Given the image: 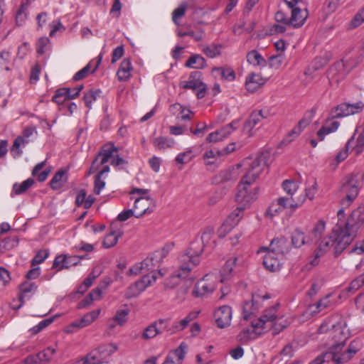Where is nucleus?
<instances>
[{"mask_svg": "<svg viewBox=\"0 0 364 364\" xmlns=\"http://www.w3.org/2000/svg\"><path fill=\"white\" fill-rule=\"evenodd\" d=\"M363 224L364 207L360 206L351 213L344 226L338 223L331 235L321 241L315 252V257L311 261V265L318 264V258L331 248L335 256H338L355 240Z\"/></svg>", "mask_w": 364, "mask_h": 364, "instance_id": "nucleus-1", "label": "nucleus"}, {"mask_svg": "<svg viewBox=\"0 0 364 364\" xmlns=\"http://www.w3.org/2000/svg\"><path fill=\"white\" fill-rule=\"evenodd\" d=\"M214 228L208 226L201 230L200 240H193L186 252L179 257V267L174 272L172 278L186 279L193 267L200 262V256L205 247L213 248L215 245Z\"/></svg>", "mask_w": 364, "mask_h": 364, "instance_id": "nucleus-2", "label": "nucleus"}, {"mask_svg": "<svg viewBox=\"0 0 364 364\" xmlns=\"http://www.w3.org/2000/svg\"><path fill=\"white\" fill-rule=\"evenodd\" d=\"M166 253L167 251L164 248L156 251L141 262L135 264L129 269L127 274L129 276L141 274H144V275L149 274L152 283L154 282L159 276L163 277L164 274L161 269L156 271V268L159 267L161 261L166 256Z\"/></svg>", "mask_w": 364, "mask_h": 364, "instance_id": "nucleus-3", "label": "nucleus"}, {"mask_svg": "<svg viewBox=\"0 0 364 364\" xmlns=\"http://www.w3.org/2000/svg\"><path fill=\"white\" fill-rule=\"evenodd\" d=\"M117 152L118 149L113 144L108 143L103 145L93 160L88 174L96 172L101 166L107 165L109 161L114 166L127 164L126 161L117 154Z\"/></svg>", "mask_w": 364, "mask_h": 364, "instance_id": "nucleus-4", "label": "nucleus"}, {"mask_svg": "<svg viewBox=\"0 0 364 364\" xmlns=\"http://www.w3.org/2000/svg\"><path fill=\"white\" fill-rule=\"evenodd\" d=\"M363 178V172L353 173L345 178L340 189L341 194L343 195L341 204L345 208L349 206L358 196Z\"/></svg>", "mask_w": 364, "mask_h": 364, "instance_id": "nucleus-5", "label": "nucleus"}, {"mask_svg": "<svg viewBox=\"0 0 364 364\" xmlns=\"http://www.w3.org/2000/svg\"><path fill=\"white\" fill-rule=\"evenodd\" d=\"M270 158L269 151H264L259 154L256 158H246L241 164L245 171L242 178L255 182L265 167L268 166V161Z\"/></svg>", "mask_w": 364, "mask_h": 364, "instance_id": "nucleus-6", "label": "nucleus"}, {"mask_svg": "<svg viewBox=\"0 0 364 364\" xmlns=\"http://www.w3.org/2000/svg\"><path fill=\"white\" fill-rule=\"evenodd\" d=\"M328 337L331 338V343H328V350L339 353L350 337V330L345 322H339L328 331Z\"/></svg>", "mask_w": 364, "mask_h": 364, "instance_id": "nucleus-7", "label": "nucleus"}, {"mask_svg": "<svg viewBox=\"0 0 364 364\" xmlns=\"http://www.w3.org/2000/svg\"><path fill=\"white\" fill-rule=\"evenodd\" d=\"M253 181H250L242 178L237 187L236 195V201L239 205L247 208L257 198V189L256 188L251 189L250 186Z\"/></svg>", "mask_w": 364, "mask_h": 364, "instance_id": "nucleus-8", "label": "nucleus"}, {"mask_svg": "<svg viewBox=\"0 0 364 364\" xmlns=\"http://www.w3.org/2000/svg\"><path fill=\"white\" fill-rule=\"evenodd\" d=\"M278 307L279 304H276L267 309L261 317L255 319L256 321H261V324L259 325L264 331L272 328L274 335L279 333L287 326V323L281 324L278 323L277 315Z\"/></svg>", "mask_w": 364, "mask_h": 364, "instance_id": "nucleus-9", "label": "nucleus"}, {"mask_svg": "<svg viewBox=\"0 0 364 364\" xmlns=\"http://www.w3.org/2000/svg\"><path fill=\"white\" fill-rule=\"evenodd\" d=\"M179 86L183 89L196 90V94L198 99L205 97L207 90L206 85L202 81V73L200 71L192 72L188 80L181 82Z\"/></svg>", "mask_w": 364, "mask_h": 364, "instance_id": "nucleus-10", "label": "nucleus"}, {"mask_svg": "<svg viewBox=\"0 0 364 364\" xmlns=\"http://www.w3.org/2000/svg\"><path fill=\"white\" fill-rule=\"evenodd\" d=\"M215 277L214 275L206 274L201 280L196 284L193 294L196 297H203L211 294L215 290Z\"/></svg>", "mask_w": 364, "mask_h": 364, "instance_id": "nucleus-11", "label": "nucleus"}, {"mask_svg": "<svg viewBox=\"0 0 364 364\" xmlns=\"http://www.w3.org/2000/svg\"><path fill=\"white\" fill-rule=\"evenodd\" d=\"M364 108V103L361 101L353 103H342L338 105L331 111L333 118H341L360 113Z\"/></svg>", "mask_w": 364, "mask_h": 364, "instance_id": "nucleus-12", "label": "nucleus"}, {"mask_svg": "<svg viewBox=\"0 0 364 364\" xmlns=\"http://www.w3.org/2000/svg\"><path fill=\"white\" fill-rule=\"evenodd\" d=\"M83 88L80 85L75 87V94H71L70 88L62 87L58 89L53 96L52 100L60 106V109H63L65 101L77 98Z\"/></svg>", "mask_w": 364, "mask_h": 364, "instance_id": "nucleus-13", "label": "nucleus"}, {"mask_svg": "<svg viewBox=\"0 0 364 364\" xmlns=\"http://www.w3.org/2000/svg\"><path fill=\"white\" fill-rule=\"evenodd\" d=\"M168 319L160 318L148 326L141 334V338L149 340L155 338L157 335L167 331Z\"/></svg>", "mask_w": 364, "mask_h": 364, "instance_id": "nucleus-14", "label": "nucleus"}, {"mask_svg": "<svg viewBox=\"0 0 364 364\" xmlns=\"http://www.w3.org/2000/svg\"><path fill=\"white\" fill-rule=\"evenodd\" d=\"M259 324H261V321H256V320H252L251 321V326L245 328L238 334L237 338L239 341L245 343L250 340H254L259 336L262 335L264 332V330Z\"/></svg>", "mask_w": 364, "mask_h": 364, "instance_id": "nucleus-15", "label": "nucleus"}, {"mask_svg": "<svg viewBox=\"0 0 364 364\" xmlns=\"http://www.w3.org/2000/svg\"><path fill=\"white\" fill-rule=\"evenodd\" d=\"M267 250L277 253V255H282V257L284 258L285 255L290 251V246L286 237H280L272 240L269 247H262L258 250V253L266 251Z\"/></svg>", "mask_w": 364, "mask_h": 364, "instance_id": "nucleus-16", "label": "nucleus"}, {"mask_svg": "<svg viewBox=\"0 0 364 364\" xmlns=\"http://www.w3.org/2000/svg\"><path fill=\"white\" fill-rule=\"evenodd\" d=\"M35 131L36 128L33 127H27L23 130L22 135L15 139L11 149V154L14 158H18L23 154L22 150L20 149V146H24L29 142L28 138Z\"/></svg>", "mask_w": 364, "mask_h": 364, "instance_id": "nucleus-17", "label": "nucleus"}, {"mask_svg": "<svg viewBox=\"0 0 364 364\" xmlns=\"http://www.w3.org/2000/svg\"><path fill=\"white\" fill-rule=\"evenodd\" d=\"M151 284L152 280H151L149 274L144 275L140 280L136 282L127 288L125 292V297L127 299H131L139 296Z\"/></svg>", "mask_w": 364, "mask_h": 364, "instance_id": "nucleus-18", "label": "nucleus"}, {"mask_svg": "<svg viewBox=\"0 0 364 364\" xmlns=\"http://www.w3.org/2000/svg\"><path fill=\"white\" fill-rule=\"evenodd\" d=\"M263 258V265L266 269L270 272H276L280 269L282 266L284 257L282 255H277L267 250Z\"/></svg>", "mask_w": 364, "mask_h": 364, "instance_id": "nucleus-19", "label": "nucleus"}, {"mask_svg": "<svg viewBox=\"0 0 364 364\" xmlns=\"http://www.w3.org/2000/svg\"><path fill=\"white\" fill-rule=\"evenodd\" d=\"M117 348L112 344L101 346L86 356V362L94 363L95 359H97V361L105 359L115 352Z\"/></svg>", "mask_w": 364, "mask_h": 364, "instance_id": "nucleus-20", "label": "nucleus"}, {"mask_svg": "<svg viewBox=\"0 0 364 364\" xmlns=\"http://www.w3.org/2000/svg\"><path fill=\"white\" fill-rule=\"evenodd\" d=\"M214 316L217 326L220 328H224L230 324L232 309L227 305L222 306L215 311Z\"/></svg>", "mask_w": 364, "mask_h": 364, "instance_id": "nucleus-21", "label": "nucleus"}, {"mask_svg": "<svg viewBox=\"0 0 364 364\" xmlns=\"http://www.w3.org/2000/svg\"><path fill=\"white\" fill-rule=\"evenodd\" d=\"M79 264V257L76 256H67L62 255L57 256L53 263V268L57 269L58 271L63 269H68L70 267L75 266Z\"/></svg>", "mask_w": 364, "mask_h": 364, "instance_id": "nucleus-22", "label": "nucleus"}, {"mask_svg": "<svg viewBox=\"0 0 364 364\" xmlns=\"http://www.w3.org/2000/svg\"><path fill=\"white\" fill-rule=\"evenodd\" d=\"M187 348L188 345L182 342L176 349L168 353L163 364H181Z\"/></svg>", "mask_w": 364, "mask_h": 364, "instance_id": "nucleus-23", "label": "nucleus"}, {"mask_svg": "<svg viewBox=\"0 0 364 364\" xmlns=\"http://www.w3.org/2000/svg\"><path fill=\"white\" fill-rule=\"evenodd\" d=\"M152 203V199L149 196H139L134 200L133 210L135 211V217L139 218L147 213H151L149 205Z\"/></svg>", "mask_w": 364, "mask_h": 364, "instance_id": "nucleus-24", "label": "nucleus"}, {"mask_svg": "<svg viewBox=\"0 0 364 364\" xmlns=\"http://www.w3.org/2000/svg\"><path fill=\"white\" fill-rule=\"evenodd\" d=\"M100 311L101 310L99 309L86 314L80 320L75 321L68 326L67 332L72 333L73 331L72 330L73 328H80L90 325L98 317Z\"/></svg>", "mask_w": 364, "mask_h": 364, "instance_id": "nucleus-25", "label": "nucleus"}, {"mask_svg": "<svg viewBox=\"0 0 364 364\" xmlns=\"http://www.w3.org/2000/svg\"><path fill=\"white\" fill-rule=\"evenodd\" d=\"M360 348L359 341H353L350 342L348 349L339 355V353H335L336 364H343L348 362L354 355H355Z\"/></svg>", "mask_w": 364, "mask_h": 364, "instance_id": "nucleus-26", "label": "nucleus"}, {"mask_svg": "<svg viewBox=\"0 0 364 364\" xmlns=\"http://www.w3.org/2000/svg\"><path fill=\"white\" fill-rule=\"evenodd\" d=\"M268 111L261 109L253 112L244 124V131L250 132L259 122L268 117Z\"/></svg>", "mask_w": 364, "mask_h": 364, "instance_id": "nucleus-27", "label": "nucleus"}, {"mask_svg": "<svg viewBox=\"0 0 364 364\" xmlns=\"http://www.w3.org/2000/svg\"><path fill=\"white\" fill-rule=\"evenodd\" d=\"M308 17V11L306 9L296 8L291 10L290 24L294 28L301 27Z\"/></svg>", "mask_w": 364, "mask_h": 364, "instance_id": "nucleus-28", "label": "nucleus"}, {"mask_svg": "<svg viewBox=\"0 0 364 364\" xmlns=\"http://www.w3.org/2000/svg\"><path fill=\"white\" fill-rule=\"evenodd\" d=\"M265 82V80L259 74L251 73L245 80V86L248 91L254 92Z\"/></svg>", "mask_w": 364, "mask_h": 364, "instance_id": "nucleus-29", "label": "nucleus"}, {"mask_svg": "<svg viewBox=\"0 0 364 364\" xmlns=\"http://www.w3.org/2000/svg\"><path fill=\"white\" fill-rule=\"evenodd\" d=\"M68 181L66 171L63 169L58 171L49 182L50 187L53 191L62 188Z\"/></svg>", "mask_w": 364, "mask_h": 364, "instance_id": "nucleus-30", "label": "nucleus"}, {"mask_svg": "<svg viewBox=\"0 0 364 364\" xmlns=\"http://www.w3.org/2000/svg\"><path fill=\"white\" fill-rule=\"evenodd\" d=\"M304 200L305 198H294V197L288 196L279 198L277 202L283 210L287 208L296 209L302 205Z\"/></svg>", "mask_w": 364, "mask_h": 364, "instance_id": "nucleus-31", "label": "nucleus"}, {"mask_svg": "<svg viewBox=\"0 0 364 364\" xmlns=\"http://www.w3.org/2000/svg\"><path fill=\"white\" fill-rule=\"evenodd\" d=\"M242 167L240 164L232 166L231 168L221 171L218 174V177L220 178V181H234L239 176V169Z\"/></svg>", "mask_w": 364, "mask_h": 364, "instance_id": "nucleus-32", "label": "nucleus"}, {"mask_svg": "<svg viewBox=\"0 0 364 364\" xmlns=\"http://www.w3.org/2000/svg\"><path fill=\"white\" fill-rule=\"evenodd\" d=\"M109 166L108 165H105L102 167V169H99L97 173L95 176L94 181V193L97 195H99L101 191L105 186V181L102 179V176L105 173L109 172Z\"/></svg>", "mask_w": 364, "mask_h": 364, "instance_id": "nucleus-33", "label": "nucleus"}, {"mask_svg": "<svg viewBox=\"0 0 364 364\" xmlns=\"http://www.w3.org/2000/svg\"><path fill=\"white\" fill-rule=\"evenodd\" d=\"M153 145L157 151H164L168 149H171L175 144V140L172 138L159 136L152 141Z\"/></svg>", "mask_w": 364, "mask_h": 364, "instance_id": "nucleus-34", "label": "nucleus"}, {"mask_svg": "<svg viewBox=\"0 0 364 364\" xmlns=\"http://www.w3.org/2000/svg\"><path fill=\"white\" fill-rule=\"evenodd\" d=\"M132 66L131 61L129 58H124L119 66L117 73V77L120 81H125L131 77V71Z\"/></svg>", "mask_w": 364, "mask_h": 364, "instance_id": "nucleus-35", "label": "nucleus"}, {"mask_svg": "<svg viewBox=\"0 0 364 364\" xmlns=\"http://www.w3.org/2000/svg\"><path fill=\"white\" fill-rule=\"evenodd\" d=\"M247 61L252 65L260 68L267 66L266 60L261 55V54L256 50H252L247 54Z\"/></svg>", "mask_w": 364, "mask_h": 364, "instance_id": "nucleus-36", "label": "nucleus"}, {"mask_svg": "<svg viewBox=\"0 0 364 364\" xmlns=\"http://www.w3.org/2000/svg\"><path fill=\"white\" fill-rule=\"evenodd\" d=\"M205 65L206 60L202 55L199 54L191 55L185 63L186 67L194 69L204 68Z\"/></svg>", "mask_w": 364, "mask_h": 364, "instance_id": "nucleus-37", "label": "nucleus"}, {"mask_svg": "<svg viewBox=\"0 0 364 364\" xmlns=\"http://www.w3.org/2000/svg\"><path fill=\"white\" fill-rule=\"evenodd\" d=\"M291 245L295 248H300L305 244L310 242V240L306 239L304 233L299 229H296L291 233Z\"/></svg>", "mask_w": 364, "mask_h": 364, "instance_id": "nucleus-38", "label": "nucleus"}, {"mask_svg": "<svg viewBox=\"0 0 364 364\" xmlns=\"http://www.w3.org/2000/svg\"><path fill=\"white\" fill-rule=\"evenodd\" d=\"M245 209V207L238 205L225 221L230 224V225L235 227L242 218Z\"/></svg>", "mask_w": 364, "mask_h": 364, "instance_id": "nucleus-39", "label": "nucleus"}, {"mask_svg": "<svg viewBox=\"0 0 364 364\" xmlns=\"http://www.w3.org/2000/svg\"><path fill=\"white\" fill-rule=\"evenodd\" d=\"M237 258L236 257L229 259L223 266L221 270V279L220 282H223L225 280L228 279L231 275L233 267L236 265Z\"/></svg>", "mask_w": 364, "mask_h": 364, "instance_id": "nucleus-40", "label": "nucleus"}, {"mask_svg": "<svg viewBox=\"0 0 364 364\" xmlns=\"http://www.w3.org/2000/svg\"><path fill=\"white\" fill-rule=\"evenodd\" d=\"M212 72L220 75L222 78L228 81H232L235 78V73L230 67H215L213 68Z\"/></svg>", "mask_w": 364, "mask_h": 364, "instance_id": "nucleus-41", "label": "nucleus"}, {"mask_svg": "<svg viewBox=\"0 0 364 364\" xmlns=\"http://www.w3.org/2000/svg\"><path fill=\"white\" fill-rule=\"evenodd\" d=\"M34 180L31 178L26 179L21 183H16L13 185L12 193L16 195H21L26 193L33 185Z\"/></svg>", "mask_w": 364, "mask_h": 364, "instance_id": "nucleus-42", "label": "nucleus"}, {"mask_svg": "<svg viewBox=\"0 0 364 364\" xmlns=\"http://www.w3.org/2000/svg\"><path fill=\"white\" fill-rule=\"evenodd\" d=\"M222 45L220 44H211L205 46L203 48L204 54L210 58H214L221 54Z\"/></svg>", "mask_w": 364, "mask_h": 364, "instance_id": "nucleus-43", "label": "nucleus"}, {"mask_svg": "<svg viewBox=\"0 0 364 364\" xmlns=\"http://www.w3.org/2000/svg\"><path fill=\"white\" fill-rule=\"evenodd\" d=\"M28 7V5L22 3L17 10L15 18L18 26H21L25 23L27 18Z\"/></svg>", "mask_w": 364, "mask_h": 364, "instance_id": "nucleus-44", "label": "nucleus"}, {"mask_svg": "<svg viewBox=\"0 0 364 364\" xmlns=\"http://www.w3.org/2000/svg\"><path fill=\"white\" fill-rule=\"evenodd\" d=\"M333 361L336 363L335 352H331L329 350L317 356L309 364H323L324 362Z\"/></svg>", "mask_w": 364, "mask_h": 364, "instance_id": "nucleus-45", "label": "nucleus"}, {"mask_svg": "<svg viewBox=\"0 0 364 364\" xmlns=\"http://www.w3.org/2000/svg\"><path fill=\"white\" fill-rule=\"evenodd\" d=\"M18 244V239L16 236H11L4 239L0 242V250H9Z\"/></svg>", "mask_w": 364, "mask_h": 364, "instance_id": "nucleus-46", "label": "nucleus"}, {"mask_svg": "<svg viewBox=\"0 0 364 364\" xmlns=\"http://www.w3.org/2000/svg\"><path fill=\"white\" fill-rule=\"evenodd\" d=\"M55 351L54 348L48 347L43 351L38 353L37 355L39 358L40 364H47L51 360Z\"/></svg>", "mask_w": 364, "mask_h": 364, "instance_id": "nucleus-47", "label": "nucleus"}, {"mask_svg": "<svg viewBox=\"0 0 364 364\" xmlns=\"http://www.w3.org/2000/svg\"><path fill=\"white\" fill-rule=\"evenodd\" d=\"M189 323L190 321L186 318V317L178 322H175L171 326H169L168 322L167 332H168L170 335H172L178 331L185 329Z\"/></svg>", "mask_w": 364, "mask_h": 364, "instance_id": "nucleus-48", "label": "nucleus"}, {"mask_svg": "<svg viewBox=\"0 0 364 364\" xmlns=\"http://www.w3.org/2000/svg\"><path fill=\"white\" fill-rule=\"evenodd\" d=\"M325 230V223L322 220L317 223L312 230L310 235V241L316 242L321 237Z\"/></svg>", "mask_w": 364, "mask_h": 364, "instance_id": "nucleus-49", "label": "nucleus"}, {"mask_svg": "<svg viewBox=\"0 0 364 364\" xmlns=\"http://www.w3.org/2000/svg\"><path fill=\"white\" fill-rule=\"evenodd\" d=\"M187 8V4L183 3L173 11L172 20L175 24L179 25V20L185 15Z\"/></svg>", "mask_w": 364, "mask_h": 364, "instance_id": "nucleus-50", "label": "nucleus"}, {"mask_svg": "<svg viewBox=\"0 0 364 364\" xmlns=\"http://www.w3.org/2000/svg\"><path fill=\"white\" fill-rule=\"evenodd\" d=\"M282 188L289 196L293 197L294 194L298 190L297 183L291 180H286L282 183Z\"/></svg>", "mask_w": 364, "mask_h": 364, "instance_id": "nucleus-51", "label": "nucleus"}, {"mask_svg": "<svg viewBox=\"0 0 364 364\" xmlns=\"http://www.w3.org/2000/svg\"><path fill=\"white\" fill-rule=\"evenodd\" d=\"M129 314V309L117 310L115 316L112 318L113 321L119 326H123L127 321V316Z\"/></svg>", "mask_w": 364, "mask_h": 364, "instance_id": "nucleus-52", "label": "nucleus"}, {"mask_svg": "<svg viewBox=\"0 0 364 364\" xmlns=\"http://www.w3.org/2000/svg\"><path fill=\"white\" fill-rule=\"evenodd\" d=\"M364 285V273L353 280L347 288L350 293H355Z\"/></svg>", "mask_w": 364, "mask_h": 364, "instance_id": "nucleus-53", "label": "nucleus"}, {"mask_svg": "<svg viewBox=\"0 0 364 364\" xmlns=\"http://www.w3.org/2000/svg\"><path fill=\"white\" fill-rule=\"evenodd\" d=\"M119 237L120 234L117 235L116 232H111L105 236L103 240V246L105 248H109L114 246L117 244Z\"/></svg>", "mask_w": 364, "mask_h": 364, "instance_id": "nucleus-54", "label": "nucleus"}, {"mask_svg": "<svg viewBox=\"0 0 364 364\" xmlns=\"http://www.w3.org/2000/svg\"><path fill=\"white\" fill-rule=\"evenodd\" d=\"M11 58V53L9 51H1L0 53V71L10 70L9 61Z\"/></svg>", "mask_w": 364, "mask_h": 364, "instance_id": "nucleus-55", "label": "nucleus"}, {"mask_svg": "<svg viewBox=\"0 0 364 364\" xmlns=\"http://www.w3.org/2000/svg\"><path fill=\"white\" fill-rule=\"evenodd\" d=\"M193 158V155L192 154V151L188 150L184 152L178 154L176 156L175 160L177 164H188V162H190Z\"/></svg>", "mask_w": 364, "mask_h": 364, "instance_id": "nucleus-56", "label": "nucleus"}, {"mask_svg": "<svg viewBox=\"0 0 364 364\" xmlns=\"http://www.w3.org/2000/svg\"><path fill=\"white\" fill-rule=\"evenodd\" d=\"M100 93V90H90L86 92L83 97L86 107L91 108L92 104L97 100V97Z\"/></svg>", "mask_w": 364, "mask_h": 364, "instance_id": "nucleus-57", "label": "nucleus"}, {"mask_svg": "<svg viewBox=\"0 0 364 364\" xmlns=\"http://www.w3.org/2000/svg\"><path fill=\"white\" fill-rule=\"evenodd\" d=\"M223 156L222 151L218 149H211L207 151L204 154V159L207 161L208 164H213L215 163L214 159L217 156Z\"/></svg>", "mask_w": 364, "mask_h": 364, "instance_id": "nucleus-58", "label": "nucleus"}, {"mask_svg": "<svg viewBox=\"0 0 364 364\" xmlns=\"http://www.w3.org/2000/svg\"><path fill=\"white\" fill-rule=\"evenodd\" d=\"M330 294L326 295L323 299H320L315 305V310H313V313L317 314L323 309L327 308L330 305V301L328 299ZM311 307H314L312 306Z\"/></svg>", "mask_w": 364, "mask_h": 364, "instance_id": "nucleus-59", "label": "nucleus"}, {"mask_svg": "<svg viewBox=\"0 0 364 364\" xmlns=\"http://www.w3.org/2000/svg\"><path fill=\"white\" fill-rule=\"evenodd\" d=\"M352 144H353V137H351L348 141V142L346 143V144L345 146V149L343 151H340L336 155V160H337L338 162H341V161H343L344 159H346V157L348 155V150L350 149H351Z\"/></svg>", "mask_w": 364, "mask_h": 364, "instance_id": "nucleus-60", "label": "nucleus"}, {"mask_svg": "<svg viewBox=\"0 0 364 364\" xmlns=\"http://www.w3.org/2000/svg\"><path fill=\"white\" fill-rule=\"evenodd\" d=\"M254 297L251 301H246L243 305V318L245 320L250 318V315L254 314Z\"/></svg>", "mask_w": 364, "mask_h": 364, "instance_id": "nucleus-61", "label": "nucleus"}, {"mask_svg": "<svg viewBox=\"0 0 364 364\" xmlns=\"http://www.w3.org/2000/svg\"><path fill=\"white\" fill-rule=\"evenodd\" d=\"M91 66L90 63H88L86 66H85L82 69L77 72L73 77L74 81L80 80L85 77H86L92 71H90Z\"/></svg>", "mask_w": 364, "mask_h": 364, "instance_id": "nucleus-62", "label": "nucleus"}, {"mask_svg": "<svg viewBox=\"0 0 364 364\" xmlns=\"http://www.w3.org/2000/svg\"><path fill=\"white\" fill-rule=\"evenodd\" d=\"M309 124V122L306 121V119H301L299 123H298V125L296 127H295L288 134V138L289 137H291L292 135H294V136H298L302 131V129L306 127Z\"/></svg>", "mask_w": 364, "mask_h": 364, "instance_id": "nucleus-63", "label": "nucleus"}, {"mask_svg": "<svg viewBox=\"0 0 364 364\" xmlns=\"http://www.w3.org/2000/svg\"><path fill=\"white\" fill-rule=\"evenodd\" d=\"M274 19L278 23H282L286 26H291L290 18L282 10H279L276 12Z\"/></svg>", "mask_w": 364, "mask_h": 364, "instance_id": "nucleus-64", "label": "nucleus"}]
</instances>
